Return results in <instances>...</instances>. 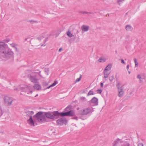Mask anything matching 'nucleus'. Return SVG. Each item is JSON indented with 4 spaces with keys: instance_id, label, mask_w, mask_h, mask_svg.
Instances as JSON below:
<instances>
[{
    "instance_id": "f257e3e1",
    "label": "nucleus",
    "mask_w": 146,
    "mask_h": 146,
    "mask_svg": "<svg viewBox=\"0 0 146 146\" xmlns=\"http://www.w3.org/2000/svg\"><path fill=\"white\" fill-rule=\"evenodd\" d=\"M0 53L3 57L8 59L13 58L14 53L3 42H0Z\"/></svg>"
},
{
    "instance_id": "f03ea898",
    "label": "nucleus",
    "mask_w": 146,
    "mask_h": 146,
    "mask_svg": "<svg viewBox=\"0 0 146 146\" xmlns=\"http://www.w3.org/2000/svg\"><path fill=\"white\" fill-rule=\"evenodd\" d=\"M26 118L27 123L30 126H34L36 117V113L34 115V112L33 111H27L26 112Z\"/></svg>"
},
{
    "instance_id": "7ed1b4c3",
    "label": "nucleus",
    "mask_w": 146,
    "mask_h": 146,
    "mask_svg": "<svg viewBox=\"0 0 146 146\" xmlns=\"http://www.w3.org/2000/svg\"><path fill=\"white\" fill-rule=\"evenodd\" d=\"M44 34L43 33L37 38V44L38 46L40 45L41 46H46L45 42L47 41V38H44Z\"/></svg>"
},
{
    "instance_id": "20e7f679",
    "label": "nucleus",
    "mask_w": 146,
    "mask_h": 146,
    "mask_svg": "<svg viewBox=\"0 0 146 146\" xmlns=\"http://www.w3.org/2000/svg\"><path fill=\"white\" fill-rule=\"evenodd\" d=\"M43 112L40 111L37 113V120L40 123H45L49 122V120L43 115Z\"/></svg>"
},
{
    "instance_id": "39448f33",
    "label": "nucleus",
    "mask_w": 146,
    "mask_h": 146,
    "mask_svg": "<svg viewBox=\"0 0 146 146\" xmlns=\"http://www.w3.org/2000/svg\"><path fill=\"white\" fill-rule=\"evenodd\" d=\"M44 70V74L41 72V71L37 70V80L42 78H44L45 75H48V74L49 68H45Z\"/></svg>"
},
{
    "instance_id": "423d86ee",
    "label": "nucleus",
    "mask_w": 146,
    "mask_h": 146,
    "mask_svg": "<svg viewBox=\"0 0 146 146\" xmlns=\"http://www.w3.org/2000/svg\"><path fill=\"white\" fill-rule=\"evenodd\" d=\"M92 108L88 107L85 108L83 110H81L79 111V113L81 115H86L92 112Z\"/></svg>"
},
{
    "instance_id": "0eeeda50",
    "label": "nucleus",
    "mask_w": 146,
    "mask_h": 146,
    "mask_svg": "<svg viewBox=\"0 0 146 146\" xmlns=\"http://www.w3.org/2000/svg\"><path fill=\"white\" fill-rule=\"evenodd\" d=\"M31 87L27 86H25L24 87H21L19 89L15 88L14 89V91H19V90H22L25 92H30L32 93V91H30Z\"/></svg>"
},
{
    "instance_id": "6e6552de",
    "label": "nucleus",
    "mask_w": 146,
    "mask_h": 146,
    "mask_svg": "<svg viewBox=\"0 0 146 146\" xmlns=\"http://www.w3.org/2000/svg\"><path fill=\"white\" fill-rule=\"evenodd\" d=\"M61 116H73L74 115V112L72 110H70L66 112H62L60 113Z\"/></svg>"
},
{
    "instance_id": "1a4fd4ad",
    "label": "nucleus",
    "mask_w": 146,
    "mask_h": 146,
    "mask_svg": "<svg viewBox=\"0 0 146 146\" xmlns=\"http://www.w3.org/2000/svg\"><path fill=\"white\" fill-rule=\"evenodd\" d=\"M35 74L33 73L29 77L30 80L31 82L34 84H36V73Z\"/></svg>"
},
{
    "instance_id": "9d476101",
    "label": "nucleus",
    "mask_w": 146,
    "mask_h": 146,
    "mask_svg": "<svg viewBox=\"0 0 146 146\" xmlns=\"http://www.w3.org/2000/svg\"><path fill=\"white\" fill-rule=\"evenodd\" d=\"M4 99L5 103L7 105H10L13 101L12 98L7 96H5Z\"/></svg>"
},
{
    "instance_id": "9b49d317",
    "label": "nucleus",
    "mask_w": 146,
    "mask_h": 146,
    "mask_svg": "<svg viewBox=\"0 0 146 146\" xmlns=\"http://www.w3.org/2000/svg\"><path fill=\"white\" fill-rule=\"evenodd\" d=\"M66 119L65 118L62 117L57 120L56 122L58 125H62L63 124H66Z\"/></svg>"
},
{
    "instance_id": "f8f14e48",
    "label": "nucleus",
    "mask_w": 146,
    "mask_h": 146,
    "mask_svg": "<svg viewBox=\"0 0 146 146\" xmlns=\"http://www.w3.org/2000/svg\"><path fill=\"white\" fill-rule=\"evenodd\" d=\"M52 114L53 113L52 112H45L44 113V116L46 119H48H48H54V117Z\"/></svg>"
},
{
    "instance_id": "ddd939ff",
    "label": "nucleus",
    "mask_w": 146,
    "mask_h": 146,
    "mask_svg": "<svg viewBox=\"0 0 146 146\" xmlns=\"http://www.w3.org/2000/svg\"><path fill=\"white\" fill-rule=\"evenodd\" d=\"M52 113L54 117V119H56L59 116H60V113H59L58 111H54Z\"/></svg>"
},
{
    "instance_id": "4468645a",
    "label": "nucleus",
    "mask_w": 146,
    "mask_h": 146,
    "mask_svg": "<svg viewBox=\"0 0 146 146\" xmlns=\"http://www.w3.org/2000/svg\"><path fill=\"white\" fill-rule=\"evenodd\" d=\"M117 91L118 92V96L119 97H122L124 93V92L123 90V88L118 90Z\"/></svg>"
},
{
    "instance_id": "2eb2a0df",
    "label": "nucleus",
    "mask_w": 146,
    "mask_h": 146,
    "mask_svg": "<svg viewBox=\"0 0 146 146\" xmlns=\"http://www.w3.org/2000/svg\"><path fill=\"white\" fill-rule=\"evenodd\" d=\"M89 26L85 25H83L81 27L82 30L84 32L87 31L89 30Z\"/></svg>"
},
{
    "instance_id": "dca6fc26",
    "label": "nucleus",
    "mask_w": 146,
    "mask_h": 146,
    "mask_svg": "<svg viewBox=\"0 0 146 146\" xmlns=\"http://www.w3.org/2000/svg\"><path fill=\"white\" fill-rule=\"evenodd\" d=\"M125 29L127 31H131L133 29V27L130 25H127L125 26Z\"/></svg>"
},
{
    "instance_id": "f3484780",
    "label": "nucleus",
    "mask_w": 146,
    "mask_h": 146,
    "mask_svg": "<svg viewBox=\"0 0 146 146\" xmlns=\"http://www.w3.org/2000/svg\"><path fill=\"white\" fill-rule=\"evenodd\" d=\"M110 71H108L104 70V77L105 78H108V75L110 74Z\"/></svg>"
},
{
    "instance_id": "a211bd4d",
    "label": "nucleus",
    "mask_w": 146,
    "mask_h": 146,
    "mask_svg": "<svg viewBox=\"0 0 146 146\" xmlns=\"http://www.w3.org/2000/svg\"><path fill=\"white\" fill-rule=\"evenodd\" d=\"M137 78L139 79V83H142L143 82V79L144 78L142 77V76L141 74H139L137 76Z\"/></svg>"
},
{
    "instance_id": "6ab92c4d",
    "label": "nucleus",
    "mask_w": 146,
    "mask_h": 146,
    "mask_svg": "<svg viewBox=\"0 0 146 146\" xmlns=\"http://www.w3.org/2000/svg\"><path fill=\"white\" fill-rule=\"evenodd\" d=\"M91 102L94 104L95 105H98V99L95 97L92 98L91 100Z\"/></svg>"
},
{
    "instance_id": "aec40b11",
    "label": "nucleus",
    "mask_w": 146,
    "mask_h": 146,
    "mask_svg": "<svg viewBox=\"0 0 146 146\" xmlns=\"http://www.w3.org/2000/svg\"><path fill=\"white\" fill-rule=\"evenodd\" d=\"M57 83H58L56 81H55L52 85H50L48 86V87H47L46 88H45L43 89V90H45L46 89H49L51 87H52V86H55L56 84H57Z\"/></svg>"
},
{
    "instance_id": "412c9836",
    "label": "nucleus",
    "mask_w": 146,
    "mask_h": 146,
    "mask_svg": "<svg viewBox=\"0 0 146 146\" xmlns=\"http://www.w3.org/2000/svg\"><path fill=\"white\" fill-rule=\"evenodd\" d=\"M112 67L111 64H108L105 68L104 70L108 71H110L111 68Z\"/></svg>"
},
{
    "instance_id": "4be33fe9",
    "label": "nucleus",
    "mask_w": 146,
    "mask_h": 146,
    "mask_svg": "<svg viewBox=\"0 0 146 146\" xmlns=\"http://www.w3.org/2000/svg\"><path fill=\"white\" fill-rule=\"evenodd\" d=\"M106 60V58L104 57H100L98 60V61L100 62H105Z\"/></svg>"
},
{
    "instance_id": "5701e85b",
    "label": "nucleus",
    "mask_w": 146,
    "mask_h": 146,
    "mask_svg": "<svg viewBox=\"0 0 146 146\" xmlns=\"http://www.w3.org/2000/svg\"><path fill=\"white\" fill-rule=\"evenodd\" d=\"M120 82H117V84L116 85V86L117 89V90L123 88V86H122L121 87H120Z\"/></svg>"
},
{
    "instance_id": "b1692460",
    "label": "nucleus",
    "mask_w": 146,
    "mask_h": 146,
    "mask_svg": "<svg viewBox=\"0 0 146 146\" xmlns=\"http://www.w3.org/2000/svg\"><path fill=\"white\" fill-rule=\"evenodd\" d=\"M67 35L69 37L71 38L74 36V35H73L71 33V32L70 31H68L66 33Z\"/></svg>"
},
{
    "instance_id": "393cba45",
    "label": "nucleus",
    "mask_w": 146,
    "mask_h": 146,
    "mask_svg": "<svg viewBox=\"0 0 146 146\" xmlns=\"http://www.w3.org/2000/svg\"><path fill=\"white\" fill-rule=\"evenodd\" d=\"M48 83H47L46 82H44L42 84V86L44 87V88H43L42 89V90H44L43 89L45 88H46L47 87H48Z\"/></svg>"
},
{
    "instance_id": "a878e982",
    "label": "nucleus",
    "mask_w": 146,
    "mask_h": 146,
    "mask_svg": "<svg viewBox=\"0 0 146 146\" xmlns=\"http://www.w3.org/2000/svg\"><path fill=\"white\" fill-rule=\"evenodd\" d=\"M31 43L32 46H34L36 44V40H35V41H34L33 39H32L31 41Z\"/></svg>"
},
{
    "instance_id": "bb28decb",
    "label": "nucleus",
    "mask_w": 146,
    "mask_h": 146,
    "mask_svg": "<svg viewBox=\"0 0 146 146\" xmlns=\"http://www.w3.org/2000/svg\"><path fill=\"white\" fill-rule=\"evenodd\" d=\"M80 13L82 14H93V13H90V12H87L86 11H80Z\"/></svg>"
},
{
    "instance_id": "cd10ccee",
    "label": "nucleus",
    "mask_w": 146,
    "mask_h": 146,
    "mask_svg": "<svg viewBox=\"0 0 146 146\" xmlns=\"http://www.w3.org/2000/svg\"><path fill=\"white\" fill-rule=\"evenodd\" d=\"M72 108V106H68L65 109V111H68Z\"/></svg>"
},
{
    "instance_id": "c85d7f7f",
    "label": "nucleus",
    "mask_w": 146,
    "mask_h": 146,
    "mask_svg": "<svg viewBox=\"0 0 146 146\" xmlns=\"http://www.w3.org/2000/svg\"><path fill=\"white\" fill-rule=\"evenodd\" d=\"M134 62L135 63V67H137L138 66V62L136 58H134Z\"/></svg>"
},
{
    "instance_id": "c756f323",
    "label": "nucleus",
    "mask_w": 146,
    "mask_h": 146,
    "mask_svg": "<svg viewBox=\"0 0 146 146\" xmlns=\"http://www.w3.org/2000/svg\"><path fill=\"white\" fill-rule=\"evenodd\" d=\"M94 94V93H93V91L91 90L87 94V96H88L90 95H93Z\"/></svg>"
},
{
    "instance_id": "7c9ffc66",
    "label": "nucleus",
    "mask_w": 146,
    "mask_h": 146,
    "mask_svg": "<svg viewBox=\"0 0 146 146\" xmlns=\"http://www.w3.org/2000/svg\"><path fill=\"white\" fill-rule=\"evenodd\" d=\"M114 79V76H112L109 77V79L110 81L112 82L113 80Z\"/></svg>"
},
{
    "instance_id": "2f4dec72",
    "label": "nucleus",
    "mask_w": 146,
    "mask_h": 146,
    "mask_svg": "<svg viewBox=\"0 0 146 146\" xmlns=\"http://www.w3.org/2000/svg\"><path fill=\"white\" fill-rule=\"evenodd\" d=\"M81 75H80V77L79 78H77L75 80V82H79L81 80Z\"/></svg>"
},
{
    "instance_id": "473e14b6",
    "label": "nucleus",
    "mask_w": 146,
    "mask_h": 146,
    "mask_svg": "<svg viewBox=\"0 0 146 146\" xmlns=\"http://www.w3.org/2000/svg\"><path fill=\"white\" fill-rule=\"evenodd\" d=\"M10 45H11V46L12 47H13V48H16V45L14 44V43H12V44H10Z\"/></svg>"
},
{
    "instance_id": "72a5a7b5",
    "label": "nucleus",
    "mask_w": 146,
    "mask_h": 146,
    "mask_svg": "<svg viewBox=\"0 0 146 146\" xmlns=\"http://www.w3.org/2000/svg\"><path fill=\"white\" fill-rule=\"evenodd\" d=\"M28 22H29L31 23L32 24H33L34 23H36V21H34L33 20H29L28 21Z\"/></svg>"
},
{
    "instance_id": "f704fd0d",
    "label": "nucleus",
    "mask_w": 146,
    "mask_h": 146,
    "mask_svg": "<svg viewBox=\"0 0 146 146\" xmlns=\"http://www.w3.org/2000/svg\"><path fill=\"white\" fill-rule=\"evenodd\" d=\"M41 90V87L40 85L37 84V90Z\"/></svg>"
},
{
    "instance_id": "c9c22d12",
    "label": "nucleus",
    "mask_w": 146,
    "mask_h": 146,
    "mask_svg": "<svg viewBox=\"0 0 146 146\" xmlns=\"http://www.w3.org/2000/svg\"><path fill=\"white\" fill-rule=\"evenodd\" d=\"M123 1V0H118L117 3H118V4L120 5V3L121 2H122Z\"/></svg>"
},
{
    "instance_id": "e433bc0d",
    "label": "nucleus",
    "mask_w": 146,
    "mask_h": 146,
    "mask_svg": "<svg viewBox=\"0 0 146 146\" xmlns=\"http://www.w3.org/2000/svg\"><path fill=\"white\" fill-rule=\"evenodd\" d=\"M130 38V36L129 35H126L125 36V38L126 39H129Z\"/></svg>"
},
{
    "instance_id": "4c0bfd02",
    "label": "nucleus",
    "mask_w": 146,
    "mask_h": 146,
    "mask_svg": "<svg viewBox=\"0 0 146 146\" xmlns=\"http://www.w3.org/2000/svg\"><path fill=\"white\" fill-rule=\"evenodd\" d=\"M2 114L3 112L2 111V110H1V109L0 108V117L2 115Z\"/></svg>"
},
{
    "instance_id": "58836bf2",
    "label": "nucleus",
    "mask_w": 146,
    "mask_h": 146,
    "mask_svg": "<svg viewBox=\"0 0 146 146\" xmlns=\"http://www.w3.org/2000/svg\"><path fill=\"white\" fill-rule=\"evenodd\" d=\"M98 93H100V94H101V92H102V90H98Z\"/></svg>"
},
{
    "instance_id": "ea45409f",
    "label": "nucleus",
    "mask_w": 146,
    "mask_h": 146,
    "mask_svg": "<svg viewBox=\"0 0 146 146\" xmlns=\"http://www.w3.org/2000/svg\"><path fill=\"white\" fill-rule=\"evenodd\" d=\"M121 63L125 64V62L124 60L123 59H121Z\"/></svg>"
},
{
    "instance_id": "a19ab883",
    "label": "nucleus",
    "mask_w": 146,
    "mask_h": 146,
    "mask_svg": "<svg viewBox=\"0 0 146 146\" xmlns=\"http://www.w3.org/2000/svg\"><path fill=\"white\" fill-rule=\"evenodd\" d=\"M138 146H143L142 143H140L138 145Z\"/></svg>"
},
{
    "instance_id": "79ce46f5",
    "label": "nucleus",
    "mask_w": 146,
    "mask_h": 146,
    "mask_svg": "<svg viewBox=\"0 0 146 146\" xmlns=\"http://www.w3.org/2000/svg\"><path fill=\"white\" fill-rule=\"evenodd\" d=\"M73 118L74 119H76V120H78V118L77 117H74Z\"/></svg>"
},
{
    "instance_id": "37998d69",
    "label": "nucleus",
    "mask_w": 146,
    "mask_h": 146,
    "mask_svg": "<svg viewBox=\"0 0 146 146\" xmlns=\"http://www.w3.org/2000/svg\"><path fill=\"white\" fill-rule=\"evenodd\" d=\"M100 86L101 88H102L103 87V84L102 83H100Z\"/></svg>"
},
{
    "instance_id": "c03bdc74",
    "label": "nucleus",
    "mask_w": 146,
    "mask_h": 146,
    "mask_svg": "<svg viewBox=\"0 0 146 146\" xmlns=\"http://www.w3.org/2000/svg\"><path fill=\"white\" fill-rule=\"evenodd\" d=\"M116 142L117 141H115L114 142V145H113V146H117L116 145Z\"/></svg>"
},
{
    "instance_id": "a18cd8bd",
    "label": "nucleus",
    "mask_w": 146,
    "mask_h": 146,
    "mask_svg": "<svg viewBox=\"0 0 146 146\" xmlns=\"http://www.w3.org/2000/svg\"><path fill=\"white\" fill-rule=\"evenodd\" d=\"M76 31V34H78L79 33V31L77 30H75Z\"/></svg>"
},
{
    "instance_id": "49530a36",
    "label": "nucleus",
    "mask_w": 146,
    "mask_h": 146,
    "mask_svg": "<svg viewBox=\"0 0 146 146\" xmlns=\"http://www.w3.org/2000/svg\"><path fill=\"white\" fill-rule=\"evenodd\" d=\"M33 87L35 89H36V84L34 85L33 86Z\"/></svg>"
},
{
    "instance_id": "de8ad7c7",
    "label": "nucleus",
    "mask_w": 146,
    "mask_h": 146,
    "mask_svg": "<svg viewBox=\"0 0 146 146\" xmlns=\"http://www.w3.org/2000/svg\"><path fill=\"white\" fill-rule=\"evenodd\" d=\"M129 65L128 64L126 68L127 70H128L129 68Z\"/></svg>"
},
{
    "instance_id": "09e8293b",
    "label": "nucleus",
    "mask_w": 146,
    "mask_h": 146,
    "mask_svg": "<svg viewBox=\"0 0 146 146\" xmlns=\"http://www.w3.org/2000/svg\"><path fill=\"white\" fill-rule=\"evenodd\" d=\"M62 48H60L59 50H58V51L59 52H61V51H62Z\"/></svg>"
},
{
    "instance_id": "8fccbe9b",
    "label": "nucleus",
    "mask_w": 146,
    "mask_h": 146,
    "mask_svg": "<svg viewBox=\"0 0 146 146\" xmlns=\"http://www.w3.org/2000/svg\"><path fill=\"white\" fill-rule=\"evenodd\" d=\"M81 99L82 100H84L85 99V98L84 97H82L81 98Z\"/></svg>"
},
{
    "instance_id": "3c124183",
    "label": "nucleus",
    "mask_w": 146,
    "mask_h": 146,
    "mask_svg": "<svg viewBox=\"0 0 146 146\" xmlns=\"http://www.w3.org/2000/svg\"><path fill=\"white\" fill-rule=\"evenodd\" d=\"M44 68V67L43 66H40V68L41 69L43 68Z\"/></svg>"
},
{
    "instance_id": "603ef678",
    "label": "nucleus",
    "mask_w": 146,
    "mask_h": 146,
    "mask_svg": "<svg viewBox=\"0 0 146 146\" xmlns=\"http://www.w3.org/2000/svg\"><path fill=\"white\" fill-rule=\"evenodd\" d=\"M128 73H129V74H130V72L129 71H128Z\"/></svg>"
},
{
    "instance_id": "864d4df0",
    "label": "nucleus",
    "mask_w": 146,
    "mask_h": 146,
    "mask_svg": "<svg viewBox=\"0 0 146 146\" xmlns=\"http://www.w3.org/2000/svg\"><path fill=\"white\" fill-rule=\"evenodd\" d=\"M79 108H77V110H78L79 109Z\"/></svg>"
},
{
    "instance_id": "5fc2aeb1",
    "label": "nucleus",
    "mask_w": 146,
    "mask_h": 146,
    "mask_svg": "<svg viewBox=\"0 0 146 146\" xmlns=\"http://www.w3.org/2000/svg\"><path fill=\"white\" fill-rule=\"evenodd\" d=\"M122 146H124V145H122Z\"/></svg>"
},
{
    "instance_id": "6e6d98bb",
    "label": "nucleus",
    "mask_w": 146,
    "mask_h": 146,
    "mask_svg": "<svg viewBox=\"0 0 146 146\" xmlns=\"http://www.w3.org/2000/svg\"><path fill=\"white\" fill-rule=\"evenodd\" d=\"M9 40H8V41H9Z\"/></svg>"
}]
</instances>
